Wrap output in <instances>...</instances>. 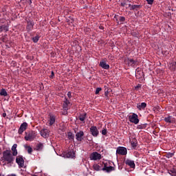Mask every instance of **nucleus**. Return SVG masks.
Wrapping results in <instances>:
<instances>
[{"label": "nucleus", "instance_id": "13", "mask_svg": "<svg viewBox=\"0 0 176 176\" xmlns=\"http://www.w3.org/2000/svg\"><path fill=\"white\" fill-rule=\"evenodd\" d=\"M114 170H115V167H113V166H104V167L102 168V170L107 171V173H111V171H113Z\"/></svg>", "mask_w": 176, "mask_h": 176}, {"label": "nucleus", "instance_id": "20", "mask_svg": "<svg viewBox=\"0 0 176 176\" xmlns=\"http://www.w3.org/2000/svg\"><path fill=\"white\" fill-rule=\"evenodd\" d=\"M0 31H1V32H2V31H6V32L9 31V27L8 25H5L0 26Z\"/></svg>", "mask_w": 176, "mask_h": 176}, {"label": "nucleus", "instance_id": "9", "mask_svg": "<svg viewBox=\"0 0 176 176\" xmlns=\"http://www.w3.org/2000/svg\"><path fill=\"white\" fill-rule=\"evenodd\" d=\"M27 30L28 31H31L34 28V23L32 21L28 19L27 21Z\"/></svg>", "mask_w": 176, "mask_h": 176}, {"label": "nucleus", "instance_id": "44", "mask_svg": "<svg viewBox=\"0 0 176 176\" xmlns=\"http://www.w3.org/2000/svg\"><path fill=\"white\" fill-rule=\"evenodd\" d=\"M3 118H6V113H3Z\"/></svg>", "mask_w": 176, "mask_h": 176}, {"label": "nucleus", "instance_id": "7", "mask_svg": "<svg viewBox=\"0 0 176 176\" xmlns=\"http://www.w3.org/2000/svg\"><path fill=\"white\" fill-rule=\"evenodd\" d=\"M27 127H28V124H27V122H23L21 124L18 131L19 134H23V133L27 130Z\"/></svg>", "mask_w": 176, "mask_h": 176}, {"label": "nucleus", "instance_id": "22", "mask_svg": "<svg viewBox=\"0 0 176 176\" xmlns=\"http://www.w3.org/2000/svg\"><path fill=\"white\" fill-rule=\"evenodd\" d=\"M43 149V144L42 143H38L36 146V151H42Z\"/></svg>", "mask_w": 176, "mask_h": 176}, {"label": "nucleus", "instance_id": "1", "mask_svg": "<svg viewBox=\"0 0 176 176\" xmlns=\"http://www.w3.org/2000/svg\"><path fill=\"white\" fill-rule=\"evenodd\" d=\"M3 159L4 162H7L8 164L13 163L14 157L12 155V151L10 150H6L3 152Z\"/></svg>", "mask_w": 176, "mask_h": 176}, {"label": "nucleus", "instance_id": "26", "mask_svg": "<svg viewBox=\"0 0 176 176\" xmlns=\"http://www.w3.org/2000/svg\"><path fill=\"white\" fill-rule=\"evenodd\" d=\"M74 137L75 136L74 135L72 132H68V133H67V138H68V140H74Z\"/></svg>", "mask_w": 176, "mask_h": 176}, {"label": "nucleus", "instance_id": "45", "mask_svg": "<svg viewBox=\"0 0 176 176\" xmlns=\"http://www.w3.org/2000/svg\"><path fill=\"white\" fill-rule=\"evenodd\" d=\"M99 28H100V30H103L104 27L103 26H100Z\"/></svg>", "mask_w": 176, "mask_h": 176}, {"label": "nucleus", "instance_id": "18", "mask_svg": "<svg viewBox=\"0 0 176 176\" xmlns=\"http://www.w3.org/2000/svg\"><path fill=\"white\" fill-rule=\"evenodd\" d=\"M49 134V131H47V129H42L41 131V135H42V137H47V135Z\"/></svg>", "mask_w": 176, "mask_h": 176}, {"label": "nucleus", "instance_id": "33", "mask_svg": "<svg viewBox=\"0 0 176 176\" xmlns=\"http://www.w3.org/2000/svg\"><path fill=\"white\" fill-rule=\"evenodd\" d=\"M140 6L138 5H133L132 6V10H135V9H138L140 8Z\"/></svg>", "mask_w": 176, "mask_h": 176}, {"label": "nucleus", "instance_id": "8", "mask_svg": "<svg viewBox=\"0 0 176 176\" xmlns=\"http://www.w3.org/2000/svg\"><path fill=\"white\" fill-rule=\"evenodd\" d=\"M90 133L94 137H97V135H98V129H97V126H91L90 128Z\"/></svg>", "mask_w": 176, "mask_h": 176}, {"label": "nucleus", "instance_id": "38", "mask_svg": "<svg viewBox=\"0 0 176 176\" xmlns=\"http://www.w3.org/2000/svg\"><path fill=\"white\" fill-rule=\"evenodd\" d=\"M126 20V19L124 16H120V21H124Z\"/></svg>", "mask_w": 176, "mask_h": 176}, {"label": "nucleus", "instance_id": "35", "mask_svg": "<svg viewBox=\"0 0 176 176\" xmlns=\"http://www.w3.org/2000/svg\"><path fill=\"white\" fill-rule=\"evenodd\" d=\"M101 90H102V89H101L100 87H98L96 90V94H98V93H100V91H101Z\"/></svg>", "mask_w": 176, "mask_h": 176}, {"label": "nucleus", "instance_id": "27", "mask_svg": "<svg viewBox=\"0 0 176 176\" xmlns=\"http://www.w3.org/2000/svg\"><path fill=\"white\" fill-rule=\"evenodd\" d=\"M86 115H87L86 113L80 115V116H79V120H80L81 122H83V121L86 119Z\"/></svg>", "mask_w": 176, "mask_h": 176}, {"label": "nucleus", "instance_id": "14", "mask_svg": "<svg viewBox=\"0 0 176 176\" xmlns=\"http://www.w3.org/2000/svg\"><path fill=\"white\" fill-rule=\"evenodd\" d=\"M126 164H127L128 166H130L131 168H135V164L134 163V161H133V160H126Z\"/></svg>", "mask_w": 176, "mask_h": 176}, {"label": "nucleus", "instance_id": "3", "mask_svg": "<svg viewBox=\"0 0 176 176\" xmlns=\"http://www.w3.org/2000/svg\"><path fill=\"white\" fill-rule=\"evenodd\" d=\"M129 118L130 122H131V123H135V124H138V122H140V120H138V116L135 113L129 116Z\"/></svg>", "mask_w": 176, "mask_h": 176}, {"label": "nucleus", "instance_id": "28", "mask_svg": "<svg viewBox=\"0 0 176 176\" xmlns=\"http://www.w3.org/2000/svg\"><path fill=\"white\" fill-rule=\"evenodd\" d=\"M129 64H131V65H132V67H134L135 65V64H137V61H135L133 59H129Z\"/></svg>", "mask_w": 176, "mask_h": 176}, {"label": "nucleus", "instance_id": "46", "mask_svg": "<svg viewBox=\"0 0 176 176\" xmlns=\"http://www.w3.org/2000/svg\"><path fill=\"white\" fill-rule=\"evenodd\" d=\"M29 3H30V5H31L32 3V1H31V0H29Z\"/></svg>", "mask_w": 176, "mask_h": 176}, {"label": "nucleus", "instance_id": "32", "mask_svg": "<svg viewBox=\"0 0 176 176\" xmlns=\"http://www.w3.org/2000/svg\"><path fill=\"white\" fill-rule=\"evenodd\" d=\"M32 41H33V42H34V43H36V42H38V41H39V37H38V36L33 37Z\"/></svg>", "mask_w": 176, "mask_h": 176}, {"label": "nucleus", "instance_id": "24", "mask_svg": "<svg viewBox=\"0 0 176 176\" xmlns=\"http://www.w3.org/2000/svg\"><path fill=\"white\" fill-rule=\"evenodd\" d=\"M131 145L133 148H135L137 146V140L133 139L131 141Z\"/></svg>", "mask_w": 176, "mask_h": 176}, {"label": "nucleus", "instance_id": "31", "mask_svg": "<svg viewBox=\"0 0 176 176\" xmlns=\"http://www.w3.org/2000/svg\"><path fill=\"white\" fill-rule=\"evenodd\" d=\"M165 122H166L167 123H171V117L168 116V118H166Z\"/></svg>", "mask_w": 176, "mask_h": 176}, {"label": "nucleus", "instance_id": "48", "mask_svg": "<svg viewBox=\"0 0 176 176\" xmlns=\"http://www.w3.org/2000/svg\"><path fill=\"white\" fill-rule=\"evenodd\" d=\"M3 41L5 42V38L3 39Z\"/></svg>", "mask_w": 176, "mask_h": 176}, {"label": "nucleus", "instance_id": "4", "mask_svg": "<svg viewBox=\"0 0 176 176\" xmlns=\"http://www.w3.org/2000/svg\"><path fill=\"white\" fill-rule=\"evenodd\" d=\"M89 157L91 160H101V154L94 152L89 155Z\"/></svg>", "mask_w": 176, "mask_h": 176}, {"label": "nucleus", "instance_id": "23", "mask_svg": "<svg viewBox=\"0 0 176 176\" xmlns=\"http://www.w3.org/2000/svg\"><path fill=\"white\" fill-rule=\"evenodd\" d=\"M143 75H144V72H142V71H138L136 72V78H138V79H140V78H142Z\"/></svg>", "mask_w": 176, "mask_h": 176}, {"label": "nucleus", "instance_id": "34", "mask_svg": "<svg viewBox=\"0 0 176 176\" xmlns=\"http://www.w3.org/2000/svg\"><path fill=\"white\" fill-rule=\"evenodd\" d=\"M27 148L28 153H32V148L31 146H28Z\"/></svg>", "mask_w": 176, "mask_h": 176}, {"label": "nucleus", "instance_id": "6", "mask_svg": "<svg viewBox=\"0 0 176 176\" xmlns=\"http://www.w3.org/2000/svg\"><path fill=\"white\" fill-rule=\"evenodd\" d=\"M16 162L19 164V167H24V159H23V156L19 155L16 157Z\"/></svg>", "mask_w": 176, "mask_h": 176}, {"label": "nucleus", "instance_id": "47", "mask_svg": "<svg viewBox=\"0 0 176 176\" xmlns=\"http://www.w3.org/2000/svg\"><path fill=\"white\" fill-rule=\"evenodd\" d=\"M6 46H7L8 47H9V45L6 44Z\"/></svg>", "mask_w": 176, "mask_h": 176}, {"label": "nucleus", "instance_id": "43", "mask_svg": "<svg viewBox=\"0 0 176 176\" xmlns=\"http://www.w3.org/2000/svg\"><path fill=\"white\" fill-rule=\"evenodd\" d=\"M67 96H68L69 98H71V91H69L67 93Z\"/></svg>", "mask_w": 176, "mask_h": 176}, {"label": "nucleus", "instance_id": "36", "mask_svg": "<svg viewBox=\"0 0 176 176\" xmlns=\"http://www.w3.org/2000/svg\"><path fill=\"white\" fill-rule=\"evenodd\" d=\"M107 129H103V130L102 131V134L103 135H107Z\"/></svg>", "mask_w": 176, "mask_h": 176}, {"label": "nucleus", "instance_id": "40", "mask_svg": "<svg viewBox=\"0 0 176 176\" xmlns=\"http://www.w3.org/2000/svg\"><path fill=\"white\" fill-rule=\"evenodd\" d=\"M174 156V153H168V157H173Z\"/></svg>", "mask_w": 176, "mask_h": 176}, {"label": "nucleus", "instance_id": "39", "mask_svg": "<svg viewBox=\"0 0 176 176\" xmlns=\"http://www.w3.org/2000/svg\"><path fill=\"white\" fill-rule=\"evenodd\" d=\"M140 88H141V85H138L135 87V90H138Z\"/></svg>", "mask_w": 176, "mask_h": 176}, {"label": "nucleus", "instance_id": "2", "mask_svg": "<svg viewBox=\"0 0 176 176\" xmlns=\"http://www.w3.org/2000/svg\"><path fill=\"white\" fill-rule=\"evenodd\" d=\"M36 137V133L34 131H30L29 132L25 133V141H32L35 140V138Z\"/></svg>", "mask_w": 176, "mask_h": 176}, {"label": "nucleus", "instance_id": "19", "mask_svg": "<svg viewBox=\"0 0 176 176\" xmlns=\"http://www.w3.org/2000/svg\"><path fill=\"white\" fill-rule=\"evenodd\" d=\"M65 157H68V158L71 157L72 159V158L75 157V152L69 151L67 153H66Z\"/></svg>", "mask_w": 176, "mask_h": 176}, {"label": "nucleus", "instance_id": "29", "mask_svg": "<svg viewBox=\"0 0 176 176\" xmlns=\"http://www.w3.org/2000/svg\"><path fill=\"white\" fill-rule=\"evenodd\" d=\"M0 96H3L4 97H6V96H8V92H6V90L3 89L0 92Z\"/></svg>", "mask_w": 176, "mask_h": 176}, {"label": "nucleus", "instance_id": "10", "mask_svg": "<svg viewBox=\"0 0 176 176\" xmlns=\"http://www.w3.org/2000/svg\"><path fill=\"white\" fill-rule=\"evenodd\" d=\"M100 66L103 68V69H109V65L107 64L104 59L102 60L100 63Z\"/></svg>", "mask_w": 176, "mask_h": 176}, {"label": "nucleus", "instance_id": "42", "mask_svg": "<svg viewBox=\"0 0 176 176\" xmlns=\"http://www.w3.org/2000/svg\"><path fill=\"white\" fill-rule=\"evenodd\" d=\"M53 76H54V72H52V74L50 75V78H53Z\"/></svg>", "mask_w": 176, "mask_h": 176}, {"label": "nucleus", "instance_id": "16", "mask_svg": "<svg viewBox=\"0 0 176 176\" xmlns=\"http://www.w3.org/2000/svg\"><path fill=\"white\" fill-rule=\"evenodd\" d=\"M54 122H56V118L53 114H50V126H52V124H54Z\"/></svg>", "mask_w": 176, "mask_h": 176}, {"label": "nucleus", "instance_id": "21", "mask_svg": "<svg viewBox=\"0 0 176 176\" xmlns=\"http://www.w3.org/2000/svg\"><path fill=\"white\" fill-rule=\"evenodd\" d=\"M129 0H124V2L121 3V6H122L123 8H124V6H126V9L127 8H130V6H131V4H127V2H129Z\"/></svg>", "mask_w": 176, "mask_h": 176}, {"label": "nucleus", "instance_id": "37", "mask_svg": "<svg viewBox=\"0 0 176 176\" xmlns=\"http://www.w3.org/2000/svg\"><path fill=\"white\" fill-rule=\"evenodd\" d=\"M147 1V3H148V5H152V3H153V0H146Z\"/></svg>", "mask_w": 176, "mask_h": 176}, {"label": "nucleus", "instance_id": "30", "mask_svg": "<svg viewBox=\"0 0 176 176\" xmlns=\"http://www.w3.org/2000/svg\"><path fill=\"white\" fill-rule=\"evenodd\" d=\"M93 168L96 171H100V166L98 164H94Z\"/></svg>", "mask_w": 176, "mask_h": 176}, {"label": "nucleus", "instance_id": "41", "mask_svg": "<svg viewBox=\"0 0 176 176\" xmlns=\"http://www.w3.org/2000/svg\"><path fill=\"white\" fill-rule=\"evenodd\" d=\"M109 92V91H105V93H104V96H106V97L108 98V93Z\"/></svg>", "mask_w": 176, "mask_h": 176}, {"label": "nucleus", "instance_id": "12", "mask_svg": "<svg viewBox=\"0 0 176 176\" xmlns=\"http://www.w3.org/2000/svg\"><path fill=\"white\" fill-rule=\"evenodd\" d=\"M169 69L174 72L176 70V62H174L173 60L170 62L168 65Z\"/></svg>", "mask_w": 176, "mask_h": 176}, {"label": "nucleus", "instance_id": "15", "mask_svg": "<svg viewBox=\"0 0 176 176\" xmlns=\"http://www.w3.org/2000/svg\"><path fill=\"white\" fill-rule=\"evenodd\" d=\"M17 144H14L12 146V156H17Z\"/></svg>", "mask_w": 176, "mask_h": 176}, {"label": "nucleus", "instance_id": "17", "mask_svg": "<svg viewBox=\"0 0 176 176\" xmlns=\"http://www.w3.org/2000/svg\"><path fill=\"white\" fill-rule=\"evenodd\" d=\"M68 105H69V101L68 100V99H65L63 103L64 111H68Z\"/></svg>", "mask_w": 176, "mask_h": 176}, {"label": "nucleus", "instance_id": "11", "mask_svg": "<svg viewBox=\"0 0 176 176\" xmlns=\"http://www.w3.org/2000/svg\"><path fill=\"white\" fill-rule=\"evenodd\" d=\"M83 135H85V133H83V131H80L77 133L76 134L77 141H82V140H83V138H82L83 137Z\"/></svg>", "mask_w": 176, "mask_h": 176}, {"label": "nucleus", "instance_id": "25", "mask_svg": "<svg viewBox=\"0 0 176 176\" xmlns=\"http://www.w3.org/2000/svg\"><path fill=\"white\" fill-rule=\"evenodd\" d=\"M138 109H145L146 108V102H142L140 105L138 106Z\"/></svg>", "mask_w": 176, "mask_h": 176}, {"label": "nucleus", "instance_id": "5", "mask_svg": "<svg viewBox=\"0 0 176 176\" xmlns=\"http://www.w3.org/2000/svg\"><path fill=\"white\" fill-rule=\"evenodd\" d=\"M116 153L117 155H122V156H124V155H127V148L124 147H118Z\"/></svg>", "mask_w": 176, "mask_h": 176}, {"label": "nucleus", "instance_id": "49", "mask_svg": "<svg viewBox=\"0 0 176 176\" xmlns=\"http://www.w3.org/2000/svg\"><path fill=\"white\" fill-rule=\"evenodd\" d=\"M6 164V163H4L3 164V166H5Z\"/></svg>", "mask_w": 176, "mask_h": 176}]
</instances>
